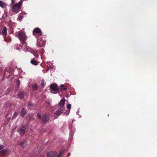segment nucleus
<instances>
[{
  "instance_id": "29",
  "label": "nucleus",
  "mask_w": 157,
  "mask_h": 157,
  "mask_svg": "<svg viewBox=\"0 0 157 157\" xmlns=\"http://www.w3.org/2000/svg\"><path fill=\"white\" fill-rule=\"evenodd\" d=\"M23 17L22 16H21L20 17V19L21 20H22V19H23Z\"/></svg>"
},
{
  "instance_id": "27",
  "label": "nucleus",
  "mask_w": 157,
  "mask_h": 157,
  "mask_svg": "<svg viewBox=\"0 0 157 157\" xmlns=\"http://www.w3.org/2000/svg\"><path fill=\"white\" fill-rule=\"evenodd\" d=\"M15 3V0H11V4H13Z\"/></svg>"
},
{
  "instance_id": "10",
  "label": "nucleus",
  "mask_w": 157,
  "mask_h": 157,
  "mask_svg": "<svg viewBox=\"0 0 157 157\" xmlns=\"http://www.w3.org/2000/svg\"><path fill=\"white\" fill-rule=\"evenodd\" d=\"M57 153L55 151H49L47 153V157H53L55 156L56 154Z\"/></svg>"
},
{
  "instance_id": "28",
  "label": "nucleus",
  "mask_w": 157,
  "mask_h": 157,
  "mask_svg": "<svg viewBox=\"0 0 157 157\" xmlns=\"http://www.w3.org/2000/svg\"><path fill=\"white\" fill-rule=\"evenodd\" d=\"M19 84H20V82H19V80L18 81V83H17V85L18 86V88H19Z\"/></svg>"
},
{
  "instance_id": "17",
  "label": "nucleus",
  "mask_w": 157,
  "mask_h": 157,
  "mask_svg": "<svg viewBox=\"0 0 157 157\" xmlns=\"http://www.w3.org/2000/svg\"><path fill=\"white\" fill-rule=\"evenodd\" d=\"M31 63L33 65H36L38 64V62L33 59H32L31 61Z\"/></svg>"
},
{
  "instance_id": "18",
  "label": "nucleus",
  "mask_w": 157,
  "mask_h": 157,
  "mask_svg": "<svg viewBox=\"0 0 157 157\" xmlns=\"http://www.w3.org/2000/svg\"><path fill=\"white\" fill-rule=\"evenodd\" d=\"M59 88L64 90H67V87L66 86L63 84L61 85L59 87Z\"/></svg>"
},
{
  "instance_id": "11",
  "label": "nucleus",
  "mask_w": 157,
  "mask_h": 157,
  "mask_svg": "<svg viewBox=\"0 0 157 157\" xmlns=\"http://www.w3.org/2000/svg\"><path fill=\"white\" fill-rule=\"evenodd\" d=\"M27 113L26 112V109L24 108H23L21 110L20 115L21 117H24Z\"/></svg>"
},
{
  "instance_id": "14",
  "label": "nucleus",
  "mask_w": 157,
  "mask_h": 157,
  "mask_svg": "<svg viewBox=\"0 0 157 157\" xmlns=\"http://www.w3.org/2000/svg\"><path fill=\"white\" fill-rule=\"evenodd\" d=\"M71 104H68L67 105V107L69 109V110L68 111H67V110L66 111L65 113L64 112V114H65V113L66 114V115H67L69 114V113H70V110L71 109Z\"/></svg>"
},
{
  "instance_id": "24",
  "label": "nucleus",
  "mask_w": 157,
  "mask_h": 157,
  "mask_svg": "<svg viewBox=\"0 0 157 157\" xmlns=\"http://www.w3.org/2000/svg\"><path fill=\"white\" fill-rule=\"evenodd\" d=\"M29 117L30 118V119H33V115L32 114H29Z\"/></svg>"
},
{
  "instance_id": "19",
  "label": "nucleus",
  "mask_w": 157,
  "mask_h": 157,
  "mask_svg": "<svg viewBox=\"0 0 157 157\" xmlns=\"http://www.w3.org/2000/svg\"><path fill=\"white\" fill-rule=\"evenodd\" d=\"M38 86L36 84H33L32 86V88L33 90H37Z\"/></svg>"
},
{
  "instance_id": "32",
  "label": "nucleus",
  "mask_w": 157,
  "mask_h": 157,
  "mask_svg": "<svg viewBox=\"0 0 157 157\" xmlns=\"http://www.w3.org/2000/svg\"><path fill=\"white\" fill-rule=\"evenodd\" d=\"M56 157H60V156H58V155H57V156Z\"/></svg>"
},
{
  "instance_id": "1",
  "label": "nucleus",
  "mask_w": 157,
  "mask_h": 157,
  "mask_svg": "<svg viewBox=\"0 0 157 157\" xmlns=\"http://www.w3.org/2000/svg\"><path fill=\"white\" fill-rule=\"evenodd\" d=\"M23 0H21L19 2L13 5L12 8V11L13 12L18 13L19 10L21 9Z\"/></svg>"
},
{
  "instance_id": "15",
  "label": "nucleus",
  "mask_w": 157,
  "mask_h": 157,
  "mask_svg": "<svg viewBox=\"0 0 157 157\" xmlns=\"http://www.w3.org/2000/svg\"><path fill=\"white\" fill-rule=\"evenodd\" d=\"M24 96V93L21 91L20 92L19 94L18 95V97L21 99H22Z\"/></svg>"
},
{
  "instance_id": "25",
  "label": "nucleus",
  "mask_w": 157,
  "mask_h": 157,
  "mask_svg": "<svg viewBox=\"0 0 157 157\" xmlns=\"http://www.w3.org/2000/svg\"><path fill=\"white\" fill-rule=\"evenodd\" d=\"M23 144H24V143L23 142H21L19 144V145L20 146H21V147H23Z\"/></svg>"
},
{
  "instance_id": "13",
  "label": "nucleus",
  "mask_w": 157,
  "mask_h": 157,
  "mask_svg": "<svg viewBox=\"0 0 157 157\" xmlns=\"http://www.w3.org/2000/svg\"><path fill=\"white\" fill-rule=\"evenodd\" d=\"M2 33L4 36L6 37L7 35V29L6 27H5L3 29Z\"/></svg>"
},
{
  "instance_id": "2",
  "label": "nucleus",
  "mask_w": 157,
  "mask_h": 157,
  "mask_svg": "<svg viewBox=\"0 0 157 157\" xmlns=\"http://www.w3.org/2000/svg\"><path fill=\"white\" fill-rule=\"evenodd\" d=\"M37 116L39 119L42 120L43 123H45L49 120L50 115L44 114L41 116V115L38 113Z\"/></svg>"
},
{
  "instance_id": "7",
  "label": "nucleus",
  "mask_w": 157,
  "mask_h": 157,
  "mask_svg": "<svg viewBox=\"0 0 157 157\" xmlns=\"http://www.w3.org/2000/svg\"><path fill=\"white\" fill-rule=\"evenodd\" d=\"M65 99L64 98H63L59 102V106L60 107V108L65 109L64 105L65 104Z\"/></svg>"
},
{
  "instance_id": "12",
  "label": "nucleus",
  "mask_w": 157,
  "mask_h": 157,
  "mask_svg": "<svg viewBox=\"0 0 157 157\" xmlns=\"http://www.w3.org/2000/svg\"><path fill=\"white\" fill-rule=\"evenodd\" d=\"M8 151V150L6 149H3L0 151V155L3 156L5 155Z\"/></svg>"
},
{
  "instance_id": "30",
  "label": "nucleus",
  "mask_w": 157,
  "mask_h": 157,
  "mask_svg": "<svg viewBox=\"0 0 157 157\" xmlns=\"http://www.w3.org/2000/svg\"><path fill=\"white\" fill-rule=\"evenodd\" d=\"M70 155H71V154L70 153H68L67 154V156H70Z\"/></svg>"
},
{
  "instance_id": "26",
  "label": "nucleus",
  "mask_w": 157,
  "mask_h": 157,
  "mask_svg": "<svg viewBox=\"0 0 157 157\" xmlns=\"http://www.w3.org/2000/svg\"><path fill=\"white\" fill-rule=\"evenodd\" d=\"M4 147V146L3 145H0V150L3 148Z\"/></svg>"
},
{
  "instance_id": "16",
  "label": "nucleus",
  "mask_w": 157,
  "mask_h": 157,
  "mask_svg": "<svg viewBox=\"0 0 157 157\" xmlns=\"http://www.w3.org/2000/svg\"><path fill=\"white\" fill-rule=\"evenodd\" d=\"M7 6V4L4 3L2 1L0 0V6L2 7L3 8H6Z\"/></svg>"
},
{
  "instance_id": "20",
  "label": "nucleus",
  "mask_w": 157,
  "mask_h": 157,
  "mask_svg": "<svg viewBox=\"0 0 157 157\" xmlns=\"http://www.w3.org/2000/svg\"><path fill=\"white\" fill-rule=\"evenodd\" d=\"M18 115L17 112H15L14 113V114L12 117V119H14Z\"/></svg>"
},
{
  "instance_id": "4",
  "label": "nucleus",
  "mask_w": 157,
  "mask_h": 157,
  "mask_svg": "<svg viewBox=\"0 0 157 157\" xmlns=\"http://www.w3.org/2000/svg\"><path fill=\"white\" fill-rule=\"evenodd\" d=\"M33 34L36 38L42 36V32L40 29L38 28H35L33 31Z\"/></svg>"
},
{
  "instance_id": "22",
  "label": "nucleus",
  "mask_w": 157,
  "mask_h": 157,
  "mask_svg": "<svg viewBox=\"0 0 157 157\" xmlns=\"http://www.w3.org/2000/svg\"><path fill=\"white\" fill-rule=\"evenodd\" d=\"M63 153V151H60L58 155V156H59L60 157H61Z\"/></svg>"
},
{
  "instance_id": "6",
  "label": "nucleus",
  "mask_w": 157,
  "mask_h": 157,
  "mask_svg": "<svg viewBox=\"0 0 157 157\" xmlns=\"http://www.w3.org/2000/svg\"><path fill=\"white\" fill-rule=\"evenodd\" d=\"M50 89H51V91L52 90L54 91H58V86L57 84H52L50 86ZM51 92L52 93H54V94H56L57 92H54L53 93L51 91Z\"/></svg>"
},
{
  "instance_id": "21",
  "label": "nucleus",
  "mask_w": 157,
  "mask_h": 157,
  "mask_svg": "<svg viewBox=\"0 0 157 157\" xmlns=\"http://www.w3.org/2000/svg\"><path fill=\"white\" fill-rule=\"evenodd\" d=\"M28 105L29 107H32L34 105V104L30 102H28Z\"/></svg>"
},
{
  "instance_id": "3",
  "label": "nucleus",
  "mask_w": 157,
  "mask_h": 157,
  "mask_svg": "<svg viewBox=\"0 0 157 157\" xmlns=\"http://www.w3.org/2000/svg\"><path fill=\"white\" fill-rule=\"evenodd\" d=\"M22 43H24L25 40V33L22 30L20 31L16 34Z\"/></svg>"
},
{
  "instance_id": "23",
  "label": "nucleus",
  "mask_w": 157,
  "mask_h": 157,
  "mask_svg": "<svg viewBox=\"0 0 157 157\" xmlns=\"http://www.w3.org/2000/svg\"><path fill=\"white\" fill-rule=\"evenodd\" d=\"M45 83L43 81H42L41 83V86L44 87L45 86Z\"/></svg>"
},
{
  "instance_id": "31",
  "label": "nucleus",
  "mask_w": 157,
  "mask_h": 157,
  "mask_svg": "<svg viewBox=\"0 0 157 157\" xmlns=\"http://www.w3.org/2000/svg\"><path fill=\"white\" fill-rule=\"evenodd\" d=\"M34 56L36 57V58H38V55H34Z\"/></svg>"
},
{
  "instance_id": "9",
  "label": "nucleus",
  "mask_w": 157,
  "mask_h": 157,
  "mask_svg": "<svg viewBox=\"0 0 157 157\" xmlns=\"http://www.w3.org/2000/svg\"><path fill=\"white\" fill-rule=\"evenodd\" d=\"M65 109L59 108L58 110H57L56 112V114L57 116H59L63 112H64V111Z\"/></svg>"
},
{
  "instance_id": "8",
  "label": "nucleus",
  "mask_w": 157,
  "mask_h": 157,
  "mask_svg": "<svg viewBox=\"0 0 157 157\" xmlns=\"http://www.w3.org/2000/svg\"><path fill=\"white\" fill-rule=\"evenodd\" d=\"M26 129V128L24 126H22L21 128L18 130V132L22 136H23L25 134Z\"/></svg>"
},
{
  "instance_id": "5",
  "label": "nucleus",
  "mask_w": 157,
  "mask_h": 157,
  "mask_svg": "<svg viewBox=\"0 0 157 157\" xmlns=\"http://www.w3.org/2000/svg\"><path fill=\"white\" fill-rule=\"evenodd\" d=\"M45 44V40L43 39L42 38L37 39V45L38 46L42 47L44 46Z\"/></svg>"
}]
</instances>
